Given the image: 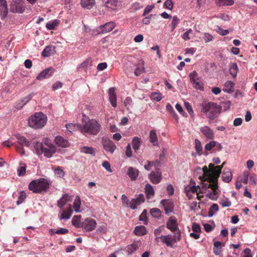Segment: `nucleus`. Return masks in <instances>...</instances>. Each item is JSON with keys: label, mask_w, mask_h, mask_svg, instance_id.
Instances as JSON below:
<instances>
[{"label": "nucleus", "mask_w": 257, "mask_h": 257, "mask_svg": "<svg viewBox=\"0 0 257 257\" xmlns=\"http://www.w3.org/2000/svg\"><path fill=\"white\" fill-rule=\"evenodd\" d=\"M34 147L38 155L43 153L47 158L51 157L56 151L55 147L49 140H46L42 143H37Z\"/></svg>", "instance_id": "1"}, {"label": "nucleus", "mask_w": 257, "mask_h": 257, "mask_svg": "<svg viewBox=\"0 0 257 257\" xmlns=\"http://www.w3.org/2000/svg\"><path fill=\"white\" fill-rule=\"evenodd\" d=\"M82 125L81 132L83 134L96 135L100 131V124L94 119L86 120L83 118L82 120Z\"/></svg>", "instance_id": "2"}, {"label": "nucleus", "mask_w": 257, "mask_h": 257, "mask_svg": "<svg viewBox=\"0 0 257 257\" xmlns=\"http://www.w3.org/2000/svg\"><path fill=\"white\" fill-rule=\"evenodd\" d=\"M47 117L42 112H36L31 115L28 120L29 125L33 128H42L46 123Z\"/></svg>", "instance_id": "3"}, {"label": "nucleus", "mask_w": 257, "mask_h": 257, "mask_svg": "<svg viewBox=\"0 0 257 257\" xmlns=\"http://www.w3.org/2000/svg\"><path fill=\"white\" fill-rule=\"evenodd\" d=\"M49 182L45 178H40L32 181L29 185V189L34 193H41L49 187Z\"/></svg>", "instance_id": "4"}, {"label": "nucleus", "mask_w": 257, "mask_h": 257, "mask_svg": "<svg viewBox=\"0 0 257 257\" xmlns=\"http://www.w3.org/2000/svg\"><path fill=\"white\" fill-rule=\"evenodd\" d=\"M222 166H216L210 172L204 175L199 176V179L202 181H207V183H217L218 178L221 172Z\"/></svg>", "instance_id": "5"}, {"label": "nucleus", "mask_w": 257, "mask_h": 257, "mask_svg": "<svg viewBox=\"0 0 257 257\" xmlns=\"http://www.w3.org/2000/svg\"><path fill=\"white\" fill-rule=\"evenodd\" d=\"M159 239L167 246L173 247L175 243L181 239V231H178V233H175L174 235L168 234L156 237L155 240L158 241Z\"/></svg>", "instance_id": "6"}, {"label": "nucleus", "mask_w": 257, "mask_h": 257, "mask_svg": "<svg viewBox=\"0 0 257 257\" xmlns=\"http://www.w3.org/2000/svg\"><path fill=\"white\" fill-rule=\"evenodd\" d=\"M221 108L220 106L215 103L209 102L203 107V111L207 114L209 119L213 120L219 115Z\"/></svg>", "instance_id": "7"}, {"label": "nucleus", "mask_w": 257, "mask_h": 257, "mask_svg": "<svg viewBox=\"0 0 257 257\" xmlns=\"http://www.w3.org/2000/svg\"><path fill=\"white\" fill-rule=\"evenodd\" d=\"M207 188H210L212 191L207 194L208 197L211 200H216L220 191L218 190L217 183H203L202 189Z\"/></svg>", "instance_id": "8"}, {"label": "nucleus", "mask_w": 257, "mask_h": 257, "mask_svg": "<svg viewBox=\"0 0 257 257\" xmlns=\"http://www.w3.org/2000/svg\"><path fill=\"white\" fill-rule=\"evenodd\" d=\"M189 77L194 88L201 90L203 89L202 79L199 76L198 73L195 71L190 73Z\"/></svg>", "instance_id": "9"}, {"label": "nucleus", "mask_w": 257, "mask_h": 257, "mask_svg": "<svg viewBox=\"0 0 257 257\" xmlns=\"http://www.w3.org/2000/svg\"><path fill=\"white\" fill-rule=\"evenodd\" d=\"M26 9L25 2L23 0H15L11 6V11L13 13H23Z\"/></svg>", "instance_id": "10"}, {"label": "nucleus", "mask_w": 257, "mask_h": 257, "mask_svg": "<svg viewBox=\"0 0 257 257\" xmlns=\"http://www.w3.org/2000/svg\"><path fill=\"white\" fill-rule=\"evenodd\" d=\"M96 226V221L91 218H86L81 223V228L86 232L93 230Z\"/></svg>", "instance_id": "11"}, {"label": "nucleus", "mask_w": 257, "mask_h": 257, "mask_svg": "<svg viewBox=\"0 0 257 257\" xmlns=\"http://www.w3.org/2000/svg\"><path fill=\"white\" fill-rule=\"evenodd\" d=\"M115 27V23L111 21L100 26L97 28V31L99 34L106 33L110 32Z\"/></svg>", "instance_id": "12"}, {"label": "nucleus", "mask_w": 257, "mask_h": 257, "mask_svg": "<svg viewBox=\"0 0 257 257\" xmlns=\"http://www.w3.org/2000/svg\"><path fill=\"white\" fill-rule=\"evenodd\" d=\"M102 144L104 149L108 152L112 154L116 149V146L111 140L102 138Z\"/></svg>", "instance_id": "13"}, {"label": "nucleus", "mask_w": 257, "mask_h": 257, "mask_svg": "<svg viewBox=\"0 0 257 257\" xmlns=\"http://www.w3.org/2000/svg\"><path fill=\"white\" fill-rule=\"evenodd\" d=\"M167 227L173 232L178 233L180 231L178 227L177 220L174 216L170 217L166 224Z\"/></svg>", "instance_id": "14"}, {"label": "nucleus", "mask_w": 257, "mask_h": 257, "mask_svg": "<svg viewBox=\"0 0 257 257\" xmlns=\"http://www.w3.org/2000/svg\"><path fill=\"white\" fill-rule=\"evenodd\" d=\"M145 201L144 196L143 194H139L136 198H133L130 202L129 206L132 209H135L138 205Z\"/></svg>", "instance_id": "15"}, {"label": "nucleus", "mask_w": 257, "mask_h": 257, "mask_svg": "<svg viewBox=\"0 0 257 257\" xmlns=\"http://www.w3.org/2000/svg\"><path fill=\"white\" fill-rule=\"evenodd\" d=\"M161 204L163 206L166 214H169L173 212L174 204L172 201L169 199L162 200Z\"/></svg>", "instance_id": "16"}, {"label": "nucleus", "mask_w": 257, "mask_h": 257, "mask_svg": "<svg viewBox=\"0 0 257 257\" xmlns=\"http://www.w3.org/2000/svg\"><path fill=\"white\" fill-rule=\"evenodd\" d=\"M54 72V69L52 67L45 69L38 75L37 79L38 80H43L45 78H48L52 76Z\"/></svg>", "instance_id": "17"}, {"label": "nucleus", "mask_w": 257, "mask_h": 257, "mask_svg": "<svg viewBox=\"0 0 257 257\" xmlns=\"http://www.w3.org/2000/svg\"><path fill=\"white\" fill-rule=\"evenodd\" d=\"M8 14V8L6 0H0V15L2 19H5Z\"/></svg>", "instance_id": "18"}, {"label": "nucleus", "mask_w": 257, "mask_h": 257, "mask_svg": "<svg viewBox=\"0 0 257 257\" xmlns=\"http://www.w3.org/2000/svg\"><path fill=\"white\" fill-rule=\"evenodd\" d=\"M200 131L208 139L212 140L214 139V135L213 131L208 126H203L200 128Z\"/></svg>", "instance_id": "19"}, {"label": "nucleus", "mask_w": 257, "mask_h": 257, "mask_svg": "<svg viewBox=\"0 0 257 257\" xmlns=\"http://www.w3.org/2000/svg\"><path fill=\"white\" fill-rule=\"evenodd\" d=\"M109 100L113 107H116V94L115 92V88L111 87L108 90Z\"/></svg>", "instance_id": "20"}, {"label": "nucleus", "mask_w": 257, "mask_h": 257, "mask_svg": "<svg viewBox=\"0 0 257 257\" xmlns=\"http://www.w3.org/2000/svg\"><path fill=\"white\" fill-rule=\"evenodd\" d=\"M149 178L153 183L158 184L162 179L161 173L160 171H157V172L152 171L149 175Z\"/></svg>", "instance_id": "21"}, {"label": "nucleus", "mask_w": 257, "mask_h": 257, "mask_svg": "<svg viewBox=\"0 0 257 257\" xmlns=\"http://www.w3.org/2000/svg\"><path fill=\"white\" fill-rule=\"evenodd\" d=\"M222 178L223 182H230L232 179V174L229 168H224L222 174Z\"/></svg>", "instance_id": "22"}, {"label": "nucleus", "mask_w": 257, "mask_h": 257, "mask_svg": "<svg viewBox=\"0 0 257 257\" xmlns=\"http://www.w3.org/2000/svg\"><path fill=\"white\" fill-rule=\"evenodd\" d=\"M139 170L136 168L130 167L127 169V175L132 180H136L139 175Z\"/></svg>", "instance_id": "23"}, {"label": "nucleus", "mask_w": 257, "mask_h": 257, "mask_svg": "<svg viewBox=\"0 0 257 257\" xmlns=\"http://www.w3.org/2000/svg\"><path fill=\"white\" fill-rule=\"evenodd\" d=\"M72 200V197L68 194H64L61 199L58 201L57 205L60 208H62L63 206L68 202Z\"/></svg>", "instance_id": "24"}, {"label": "nucleus", "mask_w": 257, "mask_h": 257, "mask_svg": "<svg viewBox=\"0 0 257 257\" xmlns=\"http://www.w3.org/2000/svg\"><path fill=\"white\" fill-rule=\"evenodd\" d=\"M73 213V211L72 209L71 205H69V207L67 210H64L63 211L62 213L60 215V219H69Z\"/></svg>", "instance_id": "25"}, {"label": "nucleus", "mask_w": 257, "mask_h": 257, "mask_svg": "<svg viewBox=\"0 0 257 257\" xmlns=\"http://www.w3.org/2000/svg\"><path fill=\"white\" fill-rule=\"evenodd\" d=\"M141 245V242L140 241L135 242L131 244L127 245V252L128 254H132L134 251L139 248Z\"/></svg>", "instance_id": "26"}, {"label": "nucleus", "mask_w": 257, "mask_h": 257, "mask_svg": "<svg viewBox=\"0 0 257 257\" xmlns=\"http://www.w3.org/2000/svg\"><path fill=\"white\" fill-rule=\"evenodd\" d=\"M55 142L59 147L66 148L68 146L67 140L64 139L61 136H57L55 139Z\"/></svg>", "instance_id": "27"}, {"label": "nucleus", "mask_w": 257, "mask_h": 257, "mask_svg": "<svg viewBox=\"0 0 257 257\" xmlns=\"http://www.w3.org/2000/svg\"><path fill=\"white\" fill-rule=\"evenodd\" d=\"M55 52V47L53 46H48L43 51L42 55L44 57H47L53 55Z\"/></svg>", "instance_id": "28"}, {"label": "nucleus", "mask_w": 257, "mask_h": 257, "mask_svg": "<svg viewBox=\"0 0 257 257\" xmlns=\"http://www.w3.org/2000/svg\"><path fill=\"white\" fill-rule=\"evenodd\" d=\"M234 83L231 81H227L223 85V91L229 93L233 92Z\"/></svg>", "instance_id": "29"}, {"label": "nucleus", "mask_w": 257, "mask_h": 257, "mask_svg": "<svg viewBox=\"0 0 257 257\" xmlns=\"http://www.w3.org/2000/svg\"><path fill=\"white\" fill-rule=\"evenodd\" d=\"M150 141L154 146H157L158 144V137L155 130H152L149 134Z\"/></svg>", "instance_id": "30"}, {"label": "nucleus", "mask_w": 257, "mask_h": 257, "mask_svg": "<svg viewBox=\"0 0 257 257\" xmlns=\"http://www.w3.org/2000/svg\"><path fill=\"white\" fill-rule=\"evenodd\" d=\"M145 193L147 199H150L154 195V190L153 186L150 184H147L145 188Z\"/></svg>", "instance_id": "31"}, {"label": "nucleus", "mask_w": 257, "mask_h": 257, "mask_svg": "<svg viewBox=\"0 0 257 257\" xmlns=\"http://www.w3.org/2000/svg\"><path fill=\"white\" fill-rule=\"evenodd\" d=\"M81 6L82 8L91 9L95 4V0H81Z\"/></svg>", "instance_id": "32"}, {"label": "nucleus", "mask_w": 257, "mask_h": 257, "mask_svg": "<svg viewBox=\"0 0 257 257\" xmlns=\"http://www.w3.org/2000/svg\"><path fill=\"white\" fill-rule=\"evenodd\" d=\"M16 137L21 146L28 147L30 145V142L28 141L24 136L20 135H17L16 136Z\"/></svg>", "instance_id": "33"}, {"label": "nucleus", "mask_w": 257, "mask_h": 257, "mask_svg": "<svg viewBox=\"0 0 257 257\" xmlns=\"http://www.w3.org/2000/svg\"><path fill=\"white\" fill-rule=\"evenodd\" d=\"M81 204L80 198L79 196H77L74 200V201L73 202V208L74 209V211L77 212L79 213L81 212L80 210V206Z\"/></svg>", "instance_id": "34"}, {"label": "nucleus", "mask_w": 257, "mask_h": 257, "mask_svg": "<svg viewBox=\"0 0 257 257\" xmlns=\"http://www.w3.org/2000/svg\"><path fill=\"white\" fill-rule=\"evenodd\" d=\"M141 146V139L135 137L132 140V146L134 151L137 152L140 149Z\"/></svg>", "instance_id": "35"}, {"label": "nucleus", "mask_w": 257, "mask_h": 257, "mask_svg": "<svg viewBox=\"0 0 257 257\" xmlns=\"http://www.w3.org/2000/svg\"><path fill=\"white\" fill-rule=\"evenodd\" d=\"M229 71L230 74L234 78L236 76L238 71V67L236 63H232L230 64Z\"/></svg>", "instance_id": "36"}, {"label": "nucleus", "mask_w": 257, "mask_h": 257, "mask_svg": "<svg viewBox=\"0 0 257 257\" xmlns=\"http://www.w3.org/2000/svg\"><path fill=\"white\" fill-rule=\"evenodd\" d=\"M92 66V60L90 58L87 59L82 63L81 64L79 68H81L84 69L85 71L88 69H90Z\"/></svg>", "instance_id": "37"}, {"label": "nucleus", "mask_w": 257, "mask_h": 257, "mask_svg": "<svg viewBox=\"0 0 257 257\" xmlns=\"http://www.w3.org/2000/svg\"><path fill=\"white\" fill-rule=\"evenodd\" d=\"M134 232L137 235H143L146 234V228L144 226H139L135 227Z\"/></svg>", "instance_id": "38"}, {"label": "nucleus", "mask_w": 257, "mask_h": 257, "mask_svg": "<svg viewBox=\"0 0 257 257\" xmlns=\"http://www.w3.org/2000/svg\"><path fill=\"white\" fill-rule=\"evenodd\" d=\"M166 110L169 112V113L172 115L173 118L176 120V121H178L179 119V117L177 114L175 113L174 108L172 106V105L170 103H168L166 105Z\"/></svg>", "instance_id": "39"}, {"label": "nucleus", "mask_w": 257, "mask_h": 257, "mask_svg": "<svg viewBox=\"0 0 257 257\" xmlns=\"http://www.w3.org/2000/svg\"><path fill=\"white\" fill-rule=\"evenodd\" d=\"M80 152L85 154L95 155V152L92 147H83L80 148Z\"/></svg>", "instance_id": "40"}, {"label": "nucleus", "mask_w": 257, "mask_h": 257, "mask_svg": "<svg viewBox=\"0 0 257 257\" xmlns=\"http://www.w3.org/2000/svg\"><path fill=\"white\" fill-rule=\"evenodd\" d=\"M195 148L199 156H201L202 154V147L201 143L200 141L197 139L195 140Z\"/></svg>", "instance_id": "41"}, {"label": "nucleus", "mask_w": 257, "mask_h": 257, "mask_svg": "<svg viewBox=\"0 0 257 257\" xmlns=\"http://www.w3.org/2000/svg\"><path fill=\"white\" fill-rule=\"evenodd\" d=\"M72 224L77 227H81V224H80V216H74L72 219Z\"/></svg>", "instance_id": "42"}, {"label": "nucleus", "mask_w": 257, "mask_h": 257, "mask_svg": "<svg viewBox=\"0 0 257 257\" xmlns=\"http://www.w3.org/2000/svg\"><path fill=\"white\" fill-rule=\"evenodd\" d=\"M26 165L24 163H20V167L18 168V174L19 176H23L26 174Z\"/></svg>", "instance_id": "43"}, {"label": "nucleus", "mask_w": 257, "mask_h": 257, "mask_svg": "<svg viewBox=\"0 0 257 257\" xmlns=\"http://www.w3.org/2000/svg\"><path fill=\"white\" fill-rule=\"evenodd\" d=\"M233 0H217L216 4L221 6H231L233 4Z\"/></svg>", "instance_id": "44"}, {"label": "nucleus", "mask_w": 257, "mask_h": 257, "mask_svg": "<svg viewBox=\"0 0 257 257\" xmlns=\"http://www.w3.org/2000/svg\"><path fill=\"white\" fill-rule=\"evenodd\" d=\"M151 215L155 218H159L161 216V212L160 210L157 208H153L150 210Z\"/></svg>", "instance_id": "45"}, {"label": "nucleus", "mask_w": 257, "mask_h": 257, "mask_svg": "<svg viewBox=\"0 0 257 257\" xmlns=\"http://www.w3.org/2000/svg\"><path fill=\"white\" fill-rule=\"evenodd\" d=\"M215 167L213 164L210 163L208 166V168H207L206 166H204L202 169V171L203 172V175H204L210 172L213 169L215 168Z\"/></svg>", "instance_id": "46"}, {"label": "nucleus", "mask_w": 257, "mask_h": 257, "mask_svg": "<svg viewBox=\"0 0 257 257\" xmlns=\"http://www.w3.org/2000/svg\"><path fill=\"white\" fill-rule=\"evenodd\" d=\"M118 0H107L105 2L106 7L113 9L115 8L117 4Z\"/></svg>", "instance_id": "47"}, {"label": "nucleus", "mask_w": 257, "mask_h": 257, "mask_svg": "<svg viewBox=\"0 0 257 257\" xmlns=\"http://www.w3.org/2000/svg\"><path fill=\"white\" fill-rule=\"evenodd\" d=\"M67 130L70 132H72L77 130L78 128V125L73 123H67L65 125Z\"/></svg>", "instance_id": "48"}, {"label": "nucleus", "mask_w": 257, "mask_h": 257, "mask_svg": "<svg viewBox=\"0 0 257 257\" xmlns=\"http://www.w3.org/2000/svg\"><path fill=\"white\" fill-rule=\"evenodd\" d=\"M219 203L222 205L223 207H229L231 204L230 201L227 198H225L220 200Z\"/></svg>", "instance_id": "49"}, {"label": "nucleus", "mask_w": 257, "mask_h": 257, "mask_svg": "<svg viewBox=\"0 0 257 257\" xmlns=\"http://www.w3.org/2000/svg\"><path fill=\"white\" fill-rule=\"evenodd\" d=\"M147 215V211L146 210H144L139 216V220L144 221L145 224H147L148 222Z\"/></svg>", "instance_id": "50"}, {"label": "nucleus", "mask_w": 257, "mask_h": 257, "mask_svg": "<svg viewBox=\"0 0 257 257\" xmlns=\"http://www.w3.org/2000/svg\"><path fill=\"white\" fill-rule=\"evenodd\" d=\"M151 98L152 100L160 101L162 99V97L161 93L153 92L151 94Z\"/></svg>", "instance_id": "51"}, {"label": "nucleus", "mask_w": 257, "mask_h": 257, "mask_svg": "<svg viewBox=\"0 0 257 257\" xmlns=\"http://www.w3.org/2000/svg\"><path fill=\"white\" fill-rule=\"evenodd\" d=\"M26 197V194L24 191H21L20 193L19 199L17 201V204L20 205L25 200Z\"/></svg>", "instance_id": "52"}, {"label": "nucleus", "mask_w": 257, "mask_h": 257, "mask_svg": "<svg viewBox=\"0 0 257 257\" xmlns=\"http://www.w3.org/2000/svg\"><path fill=\"white\" fill-rule=\"evenodd\" d=\"M58 22L57 20H54L51 23H48L46 25V28L48 30H54L55 29V28L56 27V26L58 25Z\"/></svg>", "instance_id": "53"}, {"label": "nucleus", "mask_w": 257, "mask_h": 257, "mask_svg": "<svg viewBox=\"0 0 257 257\" xmlns=\"http://www.w3.org/2000/svg\"><path fill=\"white\" fill-rule=\"evenodd\" d=\"M203 39L205 43H208L209 42L212 41L214 39V37L211 34L205 33H204Z\"/></svg>", "instance_id": "54"}, {"label": "nucleus", "mask_w": 257, "mask_h": 257, "mask_svg": "<svg viewBox=\"0 0 257 257\" xmlns=\"http://www.w3.org/2000/svg\"><path fill=\"white\" fill-rule=\"evenodd\" d=\"M164 7L170 10H172L173 8V3L172 0H166L164 4Z\"/></svg>", "instance_id": "55"}, {"label": "nucleus", "mask_w": 257, "mask_h": 257, "mask_svg": "<svg viewBox=\"0 0 257 257\" xmlns=\"http://www.w3.org/2000/svg\"><path fill=\"white\" fill-rule=\"evenodd\" d=\"M217 144V142L214 141L210 142L205 146V149L207 151H210L212 148L214 147Z\"/></svg>", "instance_id": "56"}, {"label": "nucleus", "mask_w": 257, "mask_h": 257, "mask_svg": "<svg viewBox=\"0 0 257 257\" xmlns=\"http://www.w3.org/2000/svg\"><path fill=\"white\" fill-rule=\"evenodd\" d=\"M32 98V94H30L28 95L27 97L24 98L22 100V102L23 104L19 107H18V108H21L23 107L24 105H25L27 103H28Z\"/></svg>", "instance_id": "57"}, {"label": "nucleus", "mask_w": 257, "mask_h": 257, "mask_svg": "<svg viewBox=\"0 0 257 257\" xmlns=\"http://www.w3.org/2000/svg\"><path fill=\"white\" fill-rule=\"evenodd\" d=\"M179 21V20L176 16L173 17V20L171 24V26L172 27V31H174L176 26L178 24Z\"/></svg>", "instance_id": "58"}, {"label": "nucleus", "mask_w": 257, "mask_h": 257, "mask_svg": "<svg viewBox=\"0 0 257 257\" xmlns=\"http://www.w3.org/2000/svg\"><path fill=\"white\" fill-rule=\"evenodd\" d=\"M192 33V30L191 29L188 30L185 32L182 35V38L185 41H187L190 39V35Z\"/></svg>", "instance_id": "59"}, {"label": "nucleus", "mask_w": 257, "mask_h": 257, "mask_svg": "<svg viewBox=\"0 0 257 257\" xmlns=\"http://www.w3.org/2000/svg\"><path fill=\"white\" fill-rule=\"evenodd\" d=\"M125 155L128 158L131 157L132 156V151L130 144H128L126 147Z\"/></svg>", "instance_id": "60"}, {"label": "nucleus", "mask_w": 257, "mask_h": 257, "mask_svg": "<svg viewBox=\"0 0 257 257\" xmlns=\"http://www.w3.org/2000/svg\"><path fill=\"white\" fill-rule=\"evenodd\" d=\"M188 188V191H189V192H191V193H197V191H198V189L199 188L200 190H201V189L199 188V187L198 186H189V187H187Z\"/></svg>", "instance_id": "61"}, {"label": "nucleus", "mask_w": 257, "mask_h": 257, "mask_svg": "<svg viewBox=\"0 0 257 257\" xmlns=\"http://www.w3.org/2000/svg\"><path fill=\"white\" fill-rule=\"evenodd\" d=\"M132 104V100L130 97H126L124 101V105L125 107H127V109H128V107L131 106Z\"/></svg>", "instance_id": "62"}, {"label": "nucleus", "mask_w": 257, "mask_h": 257, "mask_svg": "<svg viewBox=\"0 0 257 257\" xmlns=\"http://www.w3.org/2000/svg\"><path fill=\"white\" fill-rule=\"evenodd\" d=\"M192 230L194 232H199L201 231V227L198 224L193 223L192 225Z\"/></svg>", "instance_id": "63"}, {"label": "nucleus", "mask_w": 257, "mask_h": 257, "mask_svg": "<svg viewBox=\"0 0 257 257\" xmlns=\"http://www.w3.org/2000/svg\"><path fill=\"white\" fill-rule=\"evenodd\" d=\"M249 173L247 172H244L243 173V179H241V181L244 183L247 184L248 182Z\"/></svg>", "instance_id": "64"}]
</instances>
